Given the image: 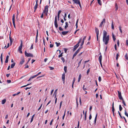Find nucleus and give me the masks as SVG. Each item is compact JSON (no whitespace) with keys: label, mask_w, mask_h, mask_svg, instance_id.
Returning <instances> with one entry per match:
<instances>
[{"label":"nucleus","mask_w":128,"mask_h":128,"mask_svg":"<svg viewBox=\"0 0 128 128\" xmlns=\"http://www.w3.org/2000/svg\"><path fill=\"white\" fill-rule=\"evenodd\" d=\"M110 36L108 35L107 37H103V41L106 45L108 44Z\"/></svg>","instance_id":"f257e3e1"},{"label":"nucleus","mask_w":128,"mask_h":128,"mask_svg":"<svg viewBox=\"0 0 128 128\" xmlns=\"http://www.w3.org/2000/svg\"><path fill=\"white\" fill-rule=\"evenodd\" d=\"M21 44L20 46H19L18 49V51L21 54L22 53V40H21Z\"/></svg>","instance_id":"f03ea898"},{"label":"nucleus","mask_w":128,"mask_h":128,"mask_svg":"<svg viewBox=\"0 0 128 128\" xmlns=\"http://www.w3.org/2000/svg\"><path fill=\"white\" fill-rule=\"evenodd\" d=\"M95 32L96 34V36L97 38V40H98V36L99 34V30L98 29L96 28H95Z\"/></svg>","instance_id":"7ed1b4c3"},{"label":"nucleus","mask_w":128,"mask_h":128,"mask_svg":"<svg viewBox=\"0 0 128 128\" xmlns=\"http://www.w3.org/2000/svg\"><path fill=\"white\" fill-rule=\"evenodd\" d=\"M25 54L26 56L27 57H33V54L31 53H28L26 51L25 52Z\"/></svg>","instance_id":"20e7f679"},{"label":"nucleus","mask_w":128,"mask_h":128,"mask_svg":"<svg viewBox=\"0 0 128 128\" xmlns=\"http://www.w3.org/2000/svg\"><path fill=\"white\" fill-rule=\"evenodd\" d=\"M54 24L56 28L58 27V24L57 23V16H56L55 18V20L54 21Z\"/></svg>","instance_id":"39448f33"},{"label":"nucleus","mask_w":128,"mask_h":128,"mask_svg":"<svg viewBox=\"0 0 128 128\" xmlns=\"http://www.w3.org/2000/svg\"><path fill=\"white\" fill-rule=\"evenodd\" d=\"M12 22H13V24L14 25V28H16V26H15V15L14 14L12 16Z\"/></svg>","instance_id":"423d86ee"},{"label":"nucleus","mask_w":128,"mask_h":128,"mask_svg":"<svg viewBox=\"0 0 128 128\" xmlns=\"http://www.w3.org/2000/svg\"><path fill=\"white\" fill-rule=\"evenodd\" d=\"M106 22V20L105 18H104L102 22H101L99 26L100 27H102V26L103 23L104 22V23H105Z\"/></svg>","instance_id":"0eeeda50"},{"label":"nucleus","mask_w":128,"mask_h":128,"mask_svg":"<svg viewBox=\"0 0 128 128\" xmlns=\"http://www.w3.org/2000/svg\"><path fill=\"white\" fill-rule=\"evenodd\" d=\"M118 97L120 99H121L122 98V96L121 92H120L119 91H118Z\"/></svg>","instance_id":"6e6552de"},{"label":"nucleus","mask_w":128,"mask_h":128,"mask_svg":"<svg viewBox=\"0 0 128 128\" xmlns=\"http://www.w3.org/2000/svg\"><path fill=\"white\" fill-rule=\"evenodd\" d=\"M48 6H46L45 8L44 12H46L47 14L48 10Z\"/></svg>","instance_id":"1a4fd4ad"},{"label":"nucleus","mask_w":128,"mask_h":128,"mask_svg":"<svg viewBox=\"0 0 128 128\" xmlns=\"http://www.w3.org/2000/svg\"><path fill=\"white\" fill-rule=\"evenodd\" d=\"M79 46V45H78V44H76L75 46H74V48L73 49V51H75Z\"/></svg>","instance_id":"9d476101"},{"label":"nucleus","mask_w":128,"mask_h":128,"mask_svg":"<svg viewBox=\"0 0 128 128\" xmlns=\"http://www.w3.org/2000/svg\"><path fill=\"white\" fill-rule=\"evenodd\" d=\"M11 33V31L10 32V34L9 39L10 41V44L11 45L12 43V39L10 37V34Z\"/></svg>","instance_id":"9b49d317"},{"label":"nucleus","mask_w":128,"mask_h":128,"mask_svg":"<svg viewBox=\"0 0 128 128\" xmlns=\"http://www.w3.org/2000/svg\"><path fill=\"white\" fill-rule=\"evenodd\" d=\"M107 33L106 32L105 30H104L103 31V37H107Z\"/></svg>","instance_id":"f8f14e48"},{"label":"nucleus","mask_w":128,"mask_h":128,"mask_svg":"<svg viewBox=\"0 0 128 128\" xmlns=\"http://www.w3.org/2000/svg\"><path fill=\"white\" fill-rule=\"evenodd\" d=\"M65 74L64 73L62 74V80L64 82V81L65 80Z\"/></svg>","instance_id":"ddd939ff"},{"label":"nucleus","mask_w":128,"mask_h":128,"mask_svg":"<svg viewBox=\"0 0 128 128\" xmlns=\"http://www.w3.org/2000/svg\"><path fill=\"white\" fill-rule=\"evenodd\" d=\"M74 3L77 4H78L80 3V2L78 0H72Z\"/></svg>","instance_id":"4468645a"},{"label":"nucleus","mask_w":128,"mask_h":128,"mask_svg":"<svg viewBox=\"0 0 128 128\" xmlns=\"http://www.w3.org/2000/svg\"><path fill=\"white\" fill-rule=\"evenodd\" d=\"M68 31H64L62 32V34L64 35H65L67 34L68 32Z\"/></svg>","instance_id":"2eb2a0df"},{"label":"nucleus","mask_w":128,"mask_h":128,"mask_svg":"<svg viewBox=\"0 0 128 128\" xmlns=\"http://www.w3.org/2000/svg\"><path fill=\"white\" fill-rule=\"evenodd\" d=\"M9 56H7L6 59L5 60V62L6 63H7L8 61V59Z\"/></svg>","instance_id":"dca6fc26"},{"label":"nucleus","mask_w":128,"mask_h":128,"mask_svg":"<svg viewBox=\"0 0 128 128\" xmlns=\"http://www.w3.org/2000/svg\"><path fill=\"white\" fill-rule=\"evenodd\" d=\"M38 6V4H37V3H36L35 6H34V12H35Z\"/></svg>","instance_id":"f3484780"},{"label":"nucleus","mask_w":128,"mask_h":128,"mask_svg":"<svg viewBox=\"0 0 128 128\" xmlns=\"http://www.w3.org/2000/svg\"><path fill=\"white\" fill-rule=\"evenodd\" d=\"M97 116H98V114L97 113L96 115L95 118L94 119V123L95 124H96V123Z\"/></svg>","instance_id":"a211bd4d"},{"label":"nucleus","mask_w":128,"mask_h":128,"mask_svg":"<svg viewBox=\"0 0 128 128\" xmlns=\"http://www.w3.org/2000/svg\"><path fill=\"white\" fill-rule=\"evenodd\" d=\"M16 64L15 62H14L13 64H12L11 65V68H13L15 66Z\"/></svg>","instance_id":"6ab92c4d"},{"label":"nucleus","mask_w":128,"mask_h":128,"mask_svg":"<svg viewBox=\"0 0 128 128\" xmlns=\"http://www.w3.org/2000/svg\"><path fill=\"white\" fill-rule=\"evenodd\" d=\"M112 38H113L114 40V41H115V40H116V37L113 33H112Z\"/></svg>","instance_id":"aec40b11"},{"label":"nucleus","mask_w":128,"mask_h":128,"mask_svg":"<svg viewBox=\"0 0 128 128\" xmlns=\"http://www.w3.org/2000/svg\"><path fill=\"white\" fill-rule=\"evenodd\" d=\"M120 100H121L122 101V103L125 106H126V104L125 103V102H124L123 99L122 98L121 99H120Z\"/></svg>","instance_id":"412c9836"},{"label":"nucleus","mask_w":128,"mask_h":128,"mask_svg":"<svg viewBox=\"0 0 128 128\" xmlns=\"http://www.w3.org/2000/svg\"><path fill=\"white\" fill-rule=\"evenodd\" d=\"M24 58H22V60L20 62V64H23V63L24 62Z\"/></svg>","instance_id":"4be33fe9"},{"label":"nucleus","mask_w":128,"mask_h":128,"mask_svg":"<svg viewBox=\"0 0 128 128\" xmlns=\"http://www.w3.org/2000/svg\"><path fill=\"white\" fill-rule=\"evenodd\" d=\"M81 76H82L81 74H80L79 76V77H78V82H80V80L81 78Z\"/></svg>","instance_id":"5701e85b"},{"label":"nucleus","mask_w":128,"mask_h":128,"mask_svg":"<svg viewBox=\"0 0 128 128\" xmlns=\"http://www.w3.org/2000/svg\"><path fill=\"white\" fill-rule=\"evenodd\" d=\"M6 99L3 100L2 101V104H4L6 102Z\"/></svg>","instance_id":"b1692460"},{"label":"nucleus","mask_w":128,"mask_h":128,"mask_svg":"<svg viewBox=\"0 0 128 128\" xmlns=\"http://www.w3.org/2000/svg\"><path fill=\"white\" fill-rule=\"evenodd\" d=\"M114 107H112V111L113 112V115L114 116Z\"/></svg>","instance_id":"393cba45"},{"label":"nucleus","mask_w":128,"mask_h":128,"mask_svg":"<svg viewBox=\"0 0 128 128\" xmlns=\"http://www.w3.org/2000/svg\"><path fill=\"white\" fill-rule=\"evenodd\" d=\"M66 25L65 26V28L66 29L67 27L68 26V23L67 22H66L65 23Z\"/></svg>","instance_id":"a878e982"},{"label":"nucleus","mask_w":128,"mask_h":128,"mask_svg":"<svg viewBox=\"0 0 128 128\" xmlns=\"http://www.w3.org/2000/svg\"><path fill=\"white\" fill-rule=\"evenodd\" d=\"M55 44L57 47L59 46L60 45V43H58L57 42H56Z\"/></svg>","instance_id":"bb28decb"},{"label":"nucleus","mask_w":128,"mask_h":128,"mask_svg":"<svg viewBox=\"0 0 128 128\" xmlns=\"http://www.w3.org/2000/svg\"><path fill=\"white\" fill-rule=\"evenodd\" d=\"M111 26L112 28V30H114V25L113 23V21H112V25H111Z\"/></svg>","instance_id":"cd10ccee"},{"label":"nucleus","mask_w":128,"mask_h":128,"mask_svg":"<svg viewBox=\"0 0 128 128\" xmlns=\"http://www.w3.org/2000/svg\"><path fill=\"white\" fill-rule=\"evenodd\" d=\"M98 1V3L100 5H102V3L100 0H97Z\"/></svg>","instance_id":"c85d7f7f"},{"label":"nucleus","mask_w":128,"mask_h":128,"mask_svg":"<svg viewBox=\"0 0 128 128\" xmlns=\"http://www.w3.org/2000/svg\"><path fill=\"white\" fill-rule=\"evenodd\" d=\"M99 61H102V56L101 55H100L99 56Z\"/></svg>","instance_id":"c756f323"},{"label":"nucleus","mask_w":128,"mask_h":128,"mask_svg":"<svg viewBox=\"0 0 128 128\" xmlns=\"http://www.w3.org/2000/svg\"><path fill=\"white\" fill-rule=\"evenodd\" d=\"M125 58L126 60H128V57L127 54L126 53L125 56Z\"/></svg>","instance_id":"7c9ffc66"},{"label":"nucleus","mask_w":128,"mask_h":128,"mask_svg":"<svg viewBox=\"0 0 128 128\" xmlns=\"http://www.w3.org/2000/svg\"><path fill=\"white\" fill-rule=\"evenodd\" d=\"M64 70L65 72L66 73L67 72V67L65 66L64 67Z\"/></svg>","instance_id":"2f4dec72"},{"label":"nucleus","mask_w":128,"mask_h":128,"mask_svg":"<svg viewBox=\"0 0 128 128\" xmlns=\"http://www.w3.org/2000/svg\"><path fill=\"white\" fill-rule=\"evenodd\" d=\"M119 110L120 111H121L122 110V108L121 106L120 105L119 106Z\"/></svg>","instance_id":"473e14b6"},{"label":"nucleus","mask_w":128,"mask_h":128,"mask_svg":"<svg viewBox=\"0 0 128 128\" xmlns=\"http://www.w3.org/2000/svg\"><path fill=\"white\" fill-rule=\"evenodd\" d=\"M115 8H116V10H117L118 9V6L117 5V4H115Z\"/></svg>","instance_id":"72a5a7b5"},{"label":"nucleus","mask_w":128,"mask_h":128,"mask_svg":"<svg viewBox=\"0 0 128 128\" xmlns=\"http://www.w3.org/2000/svg\"><path fill=\"white\" fill-rule=\"evenodd\" d=\"M61 60L62 61L63 63H64L65 62V60L64 58L62 57L61 58Z\"/></svg>","instance_id":"f704fd0d"},{"label":"nucleus","mask_w":128,"mask_h":128,"mask_svg":"<svg viewBox=\"0 0 128 128\" xmlns=\"http://www.w3.org/2000/svg\"><path fill=\"white\" fill-rule=\"evenodd\" d=\"M119 53L118 54H117L116 55V60H118V56H119Z\"/></svg>","instance_id":"c9c22d12"},{"label":"nucleus","mask_w":128,"mask_h":128,"mask_svg":"<svg viewBox=\"0 0 128 128\" xmlns=\"http://www.w3.org/2000/svg\"><path fill=\"white\" fill-rule=\"evenodd\" d=\"M58 90V89H56V90L55 91V92H54V94H55V98H56V91H57Z\"/></svg>","instance_id":"e433bc0d"},{"label":"nucleus","mask_w":128,"mask_h":128,"mask_svg":"<svg viewBox=\"0 0 128 128\" xmlns=\"http://www.w3.org/2000/svg\"><path fill=\"white\" fill-rule=\"evenodd\" d=\"M63 54V53L62 52L58 56V57L59 58H60V57H62L63 56V55H62Z\"/></svg>","instance_id":"4c0bfd02"},{"label":"nucleus","mask_w":128,"mask_h":128,"mask_svg":"<svg viewBox=\"0 0 128 128\" xmlns=\"http://www.w3.org/2000/svg\"><path fill=\"white\" fill-rule=\"evenodd\" d=\"M82 40V39L81 38H80V40L79 41H78V43L77 44H78V45H79V44L81 42V41Z\"/></svg>","instance_id":"58836bf2"},{"label":"nucleus","mask_w":128,"mask_h":128,"mask_svg":"<svg viewBox=\"0 0 128 128\" xmlns=\"http://www.w3.org/2000/svg\"><path fill=\"white\" fill-rule=\"evenodd\" d=\"M119 30H120V32L121 33H122V31L121 29V27L120 26L119 27Z\"/></svg>","instance_id":"ea45409f"},{"label":"nucleus","mask_w":128,"mask_h":128,"mask_svg":"<svg viewBox=\"0 0 128 128\" xmlns=\"http://www.w3.org/2000/svg\"><path fill=\"white\" fill-rule=\"evenodd\" d=\"M62 102L61 101L60 104V109L62 105Z\"/></svg>","instance_id":"a19ab883"},{"label":"nucleus","mask_w":128,"mask_h":128,"mask_svg":"<svg viewBox=\"0 0 128 128\" xmlns=\"http://www.w3.org/2000/svg\"><path fill=\"white\" fill-rule=\"evenodd\" d=\"M98 80L100 82L101 80V78L100 76H99L98 78Z\"/></svg>","instance_id":"79ce46f5"},{"label":"nucleus","mask_w":128,"mask_h":128,"mask_svg":"<svg viewBox=\"0 0 128 128\" xmlns=\"http://www.w3.org/2000/svg\"><path fill=\"white\" fill-rule=\"evenodd\" d=\"M75 80H76V79H75V78H74L72 82V84H74L75 82Z\"/></svg>","instance_id":"37998d69"},{"label":"nucleus","mask_w":128,"mask_h":128,"mask_svg":"<svg viewBox=\"0 0 128 128\" xmlns=\"http://www.w3.org/2000/svg\"><path fill=\"white\" fill-rule=\"evenodd\" d=\"M6 81L8 83H10L11 82V80H7Z\"/></svg>","instance_id":"c03bdc74"},{"label":"nucleus","mask_w":128,"mask_h":128,"mask_svg":"<svg viewBox=\"0 0 128 128\" xmlns=\"http://www.w3.org/2000/svg\"><path fill=\"white\" fill-rule=\"evenodd\" d=\"M18 12L17 10V15H16V18H17V20H18Z\"/></svg>","instance_id":"a18cd8bd"},{"label":"nucleus","mask_w":128,"mask_h":128,"mask_svg":"<svg viewBox=\"0 0 128 128\" xmlns=\"http://www.w3.org/2000/svg\"><path fill=\"white\" fill-rule=\"evenodd\" d=\"M59 29L60 31H63V29L60 27H59Z\"/></svg>","instance_id":"49530a36"},{"label":"nucleus","mask_w":128,"mask_h":128,"mask_svg":"<svg viewBox=\"0 0 128 128\" xmlns=\"http://www.w3.org/2000/svg\"><path fill=\"white\" fill-rule=\"evenodd\" d=\"M78 53L77 52H76L73 55V56H74V57Z\"/></svg>","instance_id":"de8ad7c7"},{"label":"nucleus","mask_w":128,"mask_h":128,"mask_svg":"<svg viewBox=\"0 0 128 128\" xmlns=\"http://www.w3.org/2000/svg\"><path fill=\"white\" fill-rule=\"evenodd\" d=\"M78 53L77 52H76L73 55V56H74V57Z\"/></svg>","instance_id":"09e8293b"},{"label":"nucleus","mask_w":128,"mask_h":128,"mask_svg":"<svg viewBox=\"0 0 128 128\" xmlns=\"http://www.w3.org/2000/svg\"><path fill=\"white\" fill-rule=\"evenodd\" d=\"M78 53L77 52H76L73 55V56H74V57Z\"/></svg>","instance_id":"8fccbe9b"},{"label":"nucleus","mask_w":128,"mask_h":128,"mask_svg":"<svg viewBox=\"0 0 128 128\" xmlns=\"http://www.w3.org/2000/svg\"><path fill=\"white\" fill-rule=\"evenodd\" d=\"M84 41H82V42L81 44H80V46H82L83 45V44H84Z\"/></svg>","instance_id":"3c124183"},{"label":"nucleus","mask_w":128,"mask_h":128,"mask_svg":"<svg viewBox=\"0 0 128 128\" xmlns=\"http://www.w3.org/2000/svg\"><path fill=\"white\" fill-rule=\"evenodd\" d=\"M42 106V104H41L40 106V107L38 109V111L39 110L41 109V108Z\"/></svg>","instance_id":"603ef678"},{"label":"nucleus","mask_w":128,"mask_h":128,"mask_svg":"<svg viewBox=\"0 0 128 128\" xmlns=\"http://www.w3.org/2000/svg\"><path fill=\"white\" fill-rule=\"evenodd\" d=\"M85 86L84 85L83 86V90H86V88H84V87Z\"/></svg>","instance_id":"864d4df0"},{"label":"nucleus","mask_w":128,"mask_h":128,"mask_svg":"<svg viewBox=\"0 0 128 128\" xmlns=\"http://www.w3.org/2000/svg\"><path fill=\"white\" fill-rule=\"evenodd\" d=\"M49 68H50V70H52L54 69V68L50 66Z\"/></svg>","instance_id":"5fc2aeb1"},{"label":"nucleus","mask_w":128,"mask_h":128,"mask_svg":"<svg viewBox=\"0 0 128 128\" xmlns=\"http://www.w3.org/2000/svg\"><path fill=\"white\" fill-rule=\"evenodd\" d=\"M33 44H32L30 48V50H32L33 49Z\"/></svg>","instance_id":"6e6d98bb"},{"label":"nucleus","mask_w":128,"mask_h":128,"mask_svg":"<svg viewBox=\"0 0 128 128\" xmlns=\"http://www.w3.org/2000/svg\"><path fill=\"white\" fill-rule=\"evenodd\" d=\"M64 50L65 52L66 53V52H67V50H68V49H67L66 48H64Z\"/></svg>","instance_id":"4d7b16f0"},{"label":"nucleus","mask_w":128,"mask_h":128,"mask_svg":"<svg viewBox=\"0 0 128 128\" xmlns=\"http://www.w3.org/2000/svg\"><path fill=\"white\" fill-rule=\"evenodd\" d=\"M92 118V116L91 114H90V115L89 116V119L90 120Z\"/></svg>","instance_id":"13d9d810"},{"label":"nucleus","mask_w":128,"mask_h":128,"mask_svg":"<svg viewBox=\"0 0 128 128\" xmlns=\"http://www.w3.org/2000/svg\"><path fill=\"white\" fill-rule=\"evenodd\" d=\"M117 44L118 46H119V40H118L117 42Z\"/></svg>","instance_id":"bf43d9fd"},{"label":"nucleus","mask_w":128,"mask_h":128,"mask_svg":"<svg viewBox=\"0 0 128 128\" xmlns=\"http://www.w3.org/2000/svg\"><path fill=\"white\" fill-rule=\"evenodd\" d=\"M115 49L116 50H117V48H116V44H115L114 46Z\"/></svg>","instance_id":"052dcab7"},{"label":"nucleus","mask_w":128,"mask_h":128,"mask_svg":"<svg viewBox=\"0 0 128 128\" xmlns=\"http://www.w3.org/2000/svg\"><path fill=\"white\" fill-rule=\"evenodd\" d=\"M126 45L127 46H128V40H127L126 41Z\"/></svg>","instance_id":"680f3d73"},{"label":"nucleus","mask_w":128,"mask_h":128,"mask_svg":"<svg viewBox=\"0 0 128 128\" xmlns=\"http://www.w3.org/2000/svg\"><path fill=\"white\" fill-rule=\"evenodd\" d=\"M90 72V69H88V70H87V74H88V73Z\"/></svg>","instance_id":"e2e57ef3"},{"label":"nucleus","mask_w":128,"mask_h":128,"mask_svg":"<svg viewBox=\"0 0 128 128\" xmlns=\"http://www.w3.org/2000/svg\"><path fill=\"white\" fill-rule=\"evenodd\" d=\"M61 12H62V11L61 10H59L58 12V14L60 15V13H61Z\"/></svg>","instance_id":"0e129e2a"},{"label":"nucleus","mask_w":128,"mask_h":128,"mask_svg":"<svg viewBox=\"0 0 128 128\" xmlns=\"http://www.w3.org/2000/svg\"><path fill=\"white\" fill-rule=\"evenodd\" d=\"M81 62H79L78 63V66L77 67V68H78L80 66V64H81Z\"/></svg>","instance_id":"69168bd1"},{"label":"nucleus","mask_w":128,"mask_h":128,"mask_svg":"<svg viewBox=\"0 0 128 128\" xmlns=\"http://www.w3.org/2000/svg\"><path fill=\"white\" fill-rule=\"evenodd\" d=\"M86 115H84V120H86Z\"/></svg>","instance_id":"338daca9"},{"label":"nucleus","mask_w":128,"mask_h":128,"mask_svg":"<svg viewBox=\"0 0 128 128\" xmlns=\"http://www.w3.org/2000/svg\"><path fill=\"white\" fill-rule=\"evenodd\" d=\"M54 45L52 44H50V47L51 48H52L53 47Z\"/></svg>","instance_id":"774afa93"}]
</instances>
